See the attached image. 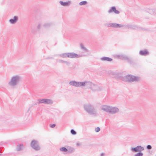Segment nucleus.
<instances>
[{
  "mask_svg": "<svg viewBox=\"0 0 156 156\" xmlns=\"http://www.w3.org/2000/svg\"><path fill=\"white\" fill-rule=\"evenodd\" d=\"M83 107L85 110L88 114L92 115L96 114V111L92 105L90 104H85Z\"/></svg>",
  "mask_w": 156,
  "mask_h": 156,
  "instance_id": "f257e3e1",
  "label": "nucleus"
},
{
  "mask_svg": "<svg viewBox=\"0 0 156 156\" xmlns=\"http://www.w3.org/2000/svg\"><path fill=\"white\" fill-rule=\"evenodd\" d=\"M21 79V77L19 75H15L12 77L10 81L8 83L9 85L14 87L17 85Z\"/></svg>",
  "mask_w": 156,
  "mask_h": 156,
  "instance_id": "f03ea898",
  "label": "nucleus"
},
{
  "mask_svg": "<svg viewBox=\"0 0 156 156\" xmlns=\"http://www.w3.org/2000/svg\"><path fill=\"white\" fill-rule=\"evenodd\" d=\"M87 86L93 91H101L102 89L101 87L98 86L90 82L87 83Z\"/></svg>",
  "mask_w": 156,
  "mask_h": 156,
  "instance_id": "7ed1b4c3",
  "label": "nucleus"
},
{
  "mask_svg": "<svg viewBox=\"0 0 156 156\" xmlns=\"http://www.w3.org/2000/svg\"><path fill=\"white\" fill-rule=\"evenodd\" d=\"M38 104L44 103L46 104L51 105L53 103V101L49 99H42L38 100Z\"/></svg>",
  "mask_w": 156,
  "mask_h": 156,
  "instance_id": "20e7f679",
  "label": "nucleus"
},
{
  "mask_svg": "<svg viewBox=\"0 0 156 156\" xmlns=\"http://www.w3.org/2000/svg\"><path fill=\"white\" fill-rule=\"evenodd\" d=\"M31 147L36 151H38L40 150L38 142L35 140H33L31 143Z\"/></svg>",
  "mask_w": 156,
  "mask_h": 156,
  "instance_id": "39448f33",
  "label": "nucleus"
},
{
  "mask_svg": "<svg viewBox=\"0 0 156 156\" xmlns=\"http://www.w3.org/2000/svg\"><path fill=\"white\" fill-rule=\"evenodd\" d=\"M126 80L129 82L136 81L138 79V78L137 77L130 75L126 76Z\"/></svg>",
  "mask_w": 156,
  "mask_h": 156,
  "instance_id": "423d86ee",
  "label": "nucleus"
},
{
  "mask_svg": "<svg viewBox=\"0 0 156 156\" xmlns=\"http://www.w3.org/2000/svg\"><path fill=\"white\" fill-rule=\"evenodd\" d=\"M144 149V148L143 147L138 146L135 148H132V150L135 152H137L141 151L143 150Z\"/></svg>",
  "mask_w": 156,
  "mask_h": 156,
  "instance_id": "0eeeda50",
  "label": "nucleus"
},
{
  "mask_svg": "<svg viewBox=\"0 0 156 156\" xmlns=\"http://www.w3.org/2000/svg\"><path fill=\"white\" fill-rule=\"evenodd\" d=\"M68 58H74L77 56V54L74 52L68 53Z\"/></svg>",
  "mask_w": 156,
  "mask_h": 156,
  "instance_id": "6e6552de",
  "label": "nucleus"
},
{
  "mask_svg": "<svg viewBox=\"0 0 156 156\" xmlns=\"http://www.w3.org/2000/svg\"><path fill=\"white\" fill-rule=\"evenodd\" d=\"M18 20V17L16 16H14L13 19H11L9 20L10 23L12 24H13L16 23Z\"/></svg>",
  "mask_w": 156,
  "mask_h": 156,
  "instance_id": "1a4fd4ad",
  "label": "nucleus"
},
{
  "mask_svg": "<svg viewBox=\"0 0 156 156\" xmlns=\"http://www.w3.org/2000/svg\"><path fill=\"white\" fill-rule=\"evenodd\" d=\"M59 3L62 5L65 6H69L71 4V2L70 1H68L67 2H63L62 1H60L59 2Z\"/></svg>",
  "mask_w": 156,
  "mask_h": 156,
  "instance_id": "9d476101",
  "label": "nucleus"
},
{
  "mask_svg": "<svg viewBox=\"0 0 156 156\" xmlns=\"http://www.w3.org/2000/svg\"><path fill=\"white\" fill-rule=\"evenodd\" d=\"M24 147L23 144H18L16 147V149L17 151H20L23 150Z\"/></svg>",
  "mask_w": 156,
  "mask_h": 156,
  "instance_id": "9b49d317",
  "label": "nucleus"
},
{
  "mask_svg": "<svg viewBox=\"0 0 156 156\" xmlns=\"http://www.w3.org/2000/svg\"><path fill=\"white\" fill-rule=\"evenodd\" d=\"M117 109L115 108H112L109 107L108 108V110L109 112L112 113H114L117 111Z\"/></svg>",
  "mask_w": 156,
  "mask_h": 156,
  "instance_id": "f8f14e48",
  "label": "nucleus"
},
{
  "mask_svg": "<svg viewBox=\"0 0 156 156\" xmlns=\"http://www.w3.org/2000/svg\"><path fill=\"white\" fill-rule=\"evenodd\" d=\"M69 84L71 86H73L76 87H78V82L76 81L75 80L70 81L69 82Z\"/></svg>",
  "mask_w": 156,
  "mask_h": 156,
  "instance_id": "ddd939ff",
  "label": "nucleus"
},
{
  "mask_svg": "<svg viewBox=\"0 0 156 156\" xmlns=\"http://www.w3.org/2000/svg\"><path fill=\"white\" fill-rule=\"evenodd\" d=\"M88 82L87 81L84 82H78V87H80L81 86L84 87L87 85V83Z\"/></svg>",
  "mask_w": 156,
  "mask_h": 156,
  "instance_id": "4468645a",
  "label": "nucleus"
},
{
  "mask_svg": "<svg viewBox=\"0 0 156 156\" xmlns=\"http://www.w3.org/2000/svg\"><path fill=\"white\" fill-rule=\"evenodd\" d=\"M80 46L81 49L83 50L84 52H87L89 51L84 46L83 44H81Z\"/></svg>",
  "mask_w": 156,
  "mask_h": 156,
  "instance_id": "2eb2a0df",
  "label": "nucleus"
},
{
  "mask_svg": "<svg viewBox=\"0 0 156 156\" xmlns=\"http://www.w3.org/2000/svg\"><path fill=\"white\" fill-rule=\"evenodd\" d=\"M112 11H113L116 14H119V12L114 7H112L111 9L110 10L109 12H111Z\"/></svg>",
  "mask_w": 156,
  "mask_h": 156,
  "instance_id": "dca6fc26",
  "label": "nucleus"
},
{
  "mask_svg": "<svg viewBox=\"0 0 156 156\" xmlns=\"http://www.w3.org/2000/svg\"><path fill=\"white\" fill-rule=\"evenodd\" d=\"M67 153L71 154L74 151V149L73 147H69L68 149Z\"/></svg>",
  "mask_w": 156,
  "mask_h": 156,
  "instance_id": "f3484780",
  "label": "nucleus"
},
{
  "mask_svg": "<svg viewBox=\"0 0 156 156\" xmlns=\"http://www.w3.org/2000/svg\"><path fill=\"white\" fill-rule=\"evenodd\" d=\"M58 62L62 63H64L68 66H69L70 65V63L69 62L67 61H64L62 60H59L58 61Z\"/></svg>",
  "mask_w": 156,
  "mask_h": 156,
  "instance_id": "a211bd4d",
  "label": "nucleus"
},
{
  "mask_svg": "<svg viewBox=\"0 0 156 156\" xmlns=\"http://www.w3.org/2000/svg\"><path fill=\"white\" fill-rule=\"evenodd\" d=\"M139 53L141 55H146L148 54L147 51L146 50L140 51Z\"/></svg>",
  "mask_w": 156,
  "mask_h": 156,
  "instance_id": "6ab92c4d",
  "label": "nucleus"
},
{
  "mask_svg": "<svg viewBox=\"0 0 156 156\" xmlns=\"http://www.w3.org/2000/svg\"><path fill=\"white\" fill-rule=\"evenodd\" d=\"M58 55L62 58H67L68 57V53H64L59 54Z\"/></svg>",
  "mask_w": 156,
  "mask_h": 156,
  "instance_id": "aec40b11",
  "label": "nucleus"
},
{
  "mask_svg": "<svg viewBox=\"0 0 156 156\" xmlns=\"http://www.w3.org/2000/svg\"><path fill=\"white\" fill-rule=\"evenodd\" d=\"M101 109L104 111L107 112V106L104 105L101 106Z\"/></svg>",
  "mask_w": 156,
  "mask_h": 156,
  "instance_id": "412c9836",
  "label": "nucleus"
},
{
  "mask_svg": "<svg viewBox=\"0 0 156 156\" xmlns=\"http://www.w3.org/2000/svg\"><path fill=\"white\" fill-rule=\"evenodd\" d=\"M60 150L62 152H67L68 151L67 148L64 147H61L60 148Z\"/></svg>",
  "mask_w": 156,
  "mask_h": 156,
  "instance_id": "4be33fe9",
  "label": "nucleus"
},
{
  "mask_svg": "<svg viewBox=\"0 0 156 156\" xmlns=\"http://www.w3.org/2000/svg\"><path fill=\"white\" fill-rule=\"evenodd\" d=\"M87 2L85 1H84L80 2L79 5H86L87 4Z\"/></svg>",
  "mask_w": 156,
  "mask_h": 156,
  "instance_id": "5701e85b",
  "label": "nucleus"
},
{
  "mask_svg": "<svg viewBox=\"0 0 156 156\" xmlns=\"http://www.w3.org/2000/svg\"><path fill=\"white\" fill-rule=\"evenodd\" d=\"M51 25V24L49 23H46L44 25V26L45 27H50Z\"/></svg>",
  "mask_w": 156,
  "mask_h": 156,
  "instance_id": "b1692460",
  "label": "nucleus"
},
{
  "mask_svg": "<svg viewBox=\"0 0 156 156\" xmlns=\"http://www.w3.org/2000/svg\"><path fill=\"white\" fill-rule=\"evenodd\" d=\"M70 132L73 135H75L76 134V132L73 129H72L71 130Z\"/></svg>",
  "mask_w": 156,
  "mask_h": 156,
  "instance_id": "393cba45",
  "label": "nucleus"
},
{
  "mask_svg": "<svg viewBox=\"0 0 156 156\" xmlns=\"http://www.w3.org/2000/svg\"><path fill=\"white\" fill-rule=\"evenodd\" d=\"M101 60L107 61V57H105L101 58Z\"/></svg>",
  "mask_w": 156,
  "mask_h": 156,
  "instance_id": "a878e982",
  "label": "nucleus"
},
{
  "mask_svg": "<svg viewBox=\"0 0 156 156\" xmlns=\"http://www.w3.org/2000/svg\"><path fill=\"white\" fill-rule=\"evenodd\" d=\"M100 129L99 127H97L95 128V131L96 132H98L100 131Z\"/></svg>",
  "mask_w": 156,
  "mask_h": 156,
  "instance_id": "bb28decb",
  "label": "nucleus"
},
{
  "mask_svg": "<svg viewBox=\"0 0 156 156\" xmlns=\"http://www.w3.org/2000/svg\"><path fill=\"white\" fill-rule=\"evenodd\" d=\"M143 154L141 153H139L135 155V156H142Z\"/></svg>",
  "mask_w": 156,
  "mask_h": 156,
  "instance_id": "cd10ccee",
  "label": "nucleus"
},
{
  "mask_svg": "<svg viewBox=\"0 0 156 156\" xmlns=\"http://www.w3.org/2000/svg\"><path fill=\"white\" fill-rule=\"evenodd\" d=\"M77 56H76L77 57H76V58H79V57H80L85 56L84 55H80V54H79V55L77 54Z\"/></svg>",
  "mask_w": 156,
  "mask_h": 156,
  "instance_id": "c85d7f7f",
  "label": "nucleus"
},
{
  "mask_svg": "<svg viewBox=\"0 0 156 156\" xmlns=\"http://www.w3.org/2000/svg\"><path fill=\"white\" fill-rule=\"evenodd\" d=\"M50 126L51 128H54L55 126V124H53L52 125L50 124Z\"/></svg>",
  "mask_w": 156,
  "mask_h": 156,
  "instance_id": "c756f323",
  "label": "nucleus"
},
{
  "mask_svg": "<svg viewBox=\"0 0 156 156\" xmlns=\"http://www.w3.org/2000/svg\"><path fill=\"white\" fill-rule=\"evenodd\" d=\"M147 148L148 149H151L152 147L151 145H148L147 146Z\"/></svg>",
  "mask_w": 156,
  "mask_h": 156,
  "instance_id": "7c9ffc66",
  "label": "nucleus"
},
{
  "mask_svg": "<svg viewBox=\"0 0 156 156\" xmlns=\"http://www.w3.org/2000/svg\"><path fill=\"white\" fill-rule=\"evenodd\" d=\"M115 26L116 27H121L122 26L120 24H116Z\"/></svg>",
  "mask_w": 156,
  "mask_h": 156,
  "instance_id": "2f4dec72",
  "label": "nucleus"
},
{
  "mask_svg": "<svg viewBox=\"0 0 156 156\" xmlns=\"http://www.w3.org/2000/svg\"><path fill=\"white\" fill-rule=\"evenodd\" d=\"M112 61V58H108V61Z\"/></svg>",
  "mask_w": 156,
  "mask_h": 156,
  "instance_id": "473e14b6",
  "label": "nucleus"
},
{
  "mask_svg": "<svg viewBox=\"0 0 156 156\" xmlns=\"http://www.w3.org/2000/svg\"><path fill=\"white\" fill-rule=\"evenodd\" d=\"M40 26H41L39 24L37 26V28L38 29H40Z\"/></svg>",
  "mask_w": 156,
  "mask_h": 156,
  "instance_id": "72a5a7b5",
  "label": "nucleus"
},
{
  "mask_svg": "<svg viewBox=\"0 0 156 156\" xmlns=\"http://www.w3.org/2000/svg\"><path fill=\"white\" fill-rule=\"evenodd\" d=\"M105 154L104 153H102L101 154L100 156H104Z\"/></svg>",
  "mask_w": 156,
  "mask_h": 156,
  "instance_id": "f704fd0d",
  "label": "nucleus"
},
{
  "mask_svg": "<svg viewBox=\"0 0 156 156\" xmlns=\"http://www.w3.org/2000/svg\"><path fill=\"white\" fill-rule=\"evenodd\" d=\"M47 58V59H53V58L52 57H51Z\"/></svg>",
  "mask_w": 156,
  "mask_h": 156,
  "instance_id": "c9c22d12",
  "label": "nucleus"
},
{
  "mask_svg": "<svg viewBox=\"0 0 156 156\" xmlns=\"http://www.w3.org/2000/svg\"><path fill=\"white\" fill-rule=\"evenodd\" d=\"M2 118L1 119V120H0V121H2Z\"/></svg>",
  "mask_w": 156,
  "mask_h": 156,
  "instance_id": "e433bc0d",
  "label": "nucleus"
},
{
  "mask_svg": "<svg viewBox=\"0 0 156 156\" xmlns=\"http://www.w3.org/2000/svg\"><path fill=\"white\" fill-rule=\"evenodd\" d=\"M1 155V154H0V156Z\"/></svg>",
  "mask_w": 156,
  "mask_h": 156,
  "instance_id": "4c0bfd02",
  "label": "nucleus"
}]
</instances>
